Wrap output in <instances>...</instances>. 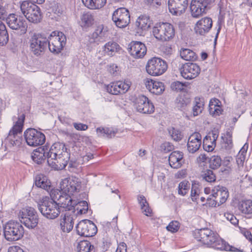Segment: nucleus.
I'll return each mask as SVG.
<instances>
[{
	"instance_id": "f257e3e1",
	"label": "nucleus",
	"mask_w": 252,
	"mask_h": 252,
	"mask_svg": "<svg viewBox=\"0 0 252 252\" xmlns=\"http://www.w3.org/2000/svg\"><path fill=\"white\" fill-rule=\"evenodd\" d=\"M193 236L197 241L208 248L225 251L243 252V250L229 245L227 242L221 239L217 233L208 228L195 230L193 232Z\"/></svg>"
},
{
	"instance_id": "f03ea898",
	"label": "nucleus",
	"mask_w": 252,
	"mask_h": 252,
	"mask_svg": "<svg viewBox=\"0 0 252 252\" xmlns=\"http://www.w3.org/2000/svg\"><path fill=\"white\" fill-rule=\"evenodd\" d=\"M37 206L42 215L48 219L57 218L61 213L59 204L50 197H43L39 201Z\"/></svg>"
},
{
	"instance_id": "7ed1b4c3",
	"label": "nucleus",
	"mask_w": 252,
	"mask_h": 252,
	"mask_svg": "<svg viewBox=\"0 0 252 252\" xmlns=\"http://www.w3.org/2000/svg\"><path fill=\"white\" fill-rule=\"evenodd\" d=\"M22 14L29 22L37 24L41 22L43 15L40 8L35 4L24 0L20 4Z\"/></svg>"
},
{
	"instance_id": "20e7f679",
	"label": "nucleus",
	"mask_w": 252,
	"mask_h": 252,
	"mask_svg": "<svg viewBox=\"0 0 252 252\" xmlns=\"http://www.w3.org/2000/svg\"><path fill=\"white\" fill-rule=\"evenodd\" d=\"M24 234V227L18 221L9 220L3 226V235L7 241L19 240L22 238Z\"/></svg>"
},
{
	"instance_id": "39448f33",
	"label": "nucleus",
	"mask_w": 252,
	"mask_h": 252,
	"mask_svg": "<svg viewBox=\"0 0 252 252\" xmlns=\"http://www.w3.org/2000/svg\"><path fill=\"white\" fill-rule=\"evenodd\" d=\"M154 36L158 40L167 41L172 39L175 36L174 26L167 22L157 23L153 29Z\"/></svg>"
},
{
	"instance_id": "423d86ee",
	"label": "nucleus",
	"mask_w": 252,
	"mask_h": 252,
	"mask_svg": "<svg viewBox=\"0 0 252 252\" xmlns=\"http://www.w3.org/2000/svg\"><path fill=\"white\" fill-rule=\"evenodd\" d=\"M19 218L20 223H23L26 227L29 229L35 228L39 221V218L36 211L32 207L23 208L20 211Z\"/></svg>"
},
{
	"instance_id": "0eeeda50",
	"label": "nucleus",
	"mask_w": 252,
	"mask_h": 252,
	"mask_svg": "<svg viewBox=\"0 0 252 252\" xmlns=\"http://www.w3.org/2000/svg\"><path fill=\"white\" fill-rule=\"evenodd\" d=\"M30 49L31 53L36 57L43 55L48 43V39L41 34L34 33L30 39Z\"/></svg>"
},
{
	"instance_id": "6e6552de",
	"label": "nucleus",
	"mask_w": 252,
	"mask_h": 252,
	"mask_svg": "<svg viewBox=\"0 0 252 252\" xmlns=\"http://www.w3.org/2000/svg\"><path fill=\"white\" fill-rule=\"evenodd\" d=\"M168 67L166 61L160 58L154 57L149 60L146 65L147 73L154 76L163 74Z\"/></svg>"
},
{
	"instance_id": "1a4fd4ad",
	"label": "nucleus",
	"mask_w": 252,
	"mask_h": 252,
	"mask_svg": "<svg viewBox=\"0 0 252 252\" xmlns=\"http://www.w3.org/2000/svg\"><path fill=\"white\" fill-rule=\"evenodd\" d=\"M24 136L27 144L31 147H37L45 142L44 134L34 128H29L24 132Z\"/></svg>"
},
{
	"instance_id": "9d476101",
	"label": "nucleus",
	"mask_w": 252,
	"mask_h": 252,
	"mask_svg": "<svg viewBox=\"0 0 252 252\" xmlns=\"http://www.w3.org/2000/svg\"><path fill=\"white\" fill-rule=\"evenodd\" d=\"M8 26L12 30L17 31L18 33L22 35L26 33L28 25L23 16L16 14H9L6 20Z\"/></svg>"
},
{
	"instance_id": "9b49d317",
	"label": "nucleus",
	"mask_w": 252,
	"mask_h": 252,
	"mask_svg": "<svg viewBox=\"0 0 252 252\" xmlns=\"http://www.w3.org/2000/svg\"><path fill=\"white\" fill-rule=\"evenodd\" d=\"M215 0H192L190 4V10L192 16L198 18L210 8V6Z\"/></svg>"
},
{
	"instance_id": "f8f14e48",
	"label": "nucleus",
	"mask_w": 252,
	"mask_h": 252,
	"mask_svg": "<svg viewBox=\"0 0 252 252\" xmlns=\"http://www.w3.org/2000/svg\"><path fill=\"white\" fill-rule=\"evenodd\" d=\"M81 188L80 180L74 176L65 178L60 183L61 191L63 193L73 195L75 192H78Z\"/></svg>"
},
{
	"instance_id": "ddd939ff",
	"label": "nucleus",
	"mask_w": 252,
	"mask_h": 252,
	"mask_svg": "<svg viewBox=\"0 0 252 252\" xmlns=\"http://www.w3.org/2000/svg\"><path fill=\"white\" fill-rule=\"evenodd\" d=\"M77 233L81 236L90 237L94 236L97 228L96 225L89 220H83L79 221L76 226Z\"/></svg>"
},
{
	"instance_id": "4468645a",
	"label": "nucleus",
	"mask_w": 252,
	"mask_h": 252,
	"mask_svg": "<svg viewBox=\"0 0 252 252\" xmlns=\"http://www.w3.org/2000/svg\"><path fill=\"white\" fill-rule=\"evenodd\" d=\"M137 111L143 114H152L155 111V106L151 101L144 95H139L134 101Z\"/></svg>"
},
{
	"instance_id": "2eb2a0df",
	"label": "nucleus",
	"mask_w": 252,
	"mask_h": 252,
	"mask_svg": "<svg viewBox=\"0 0 252 252\" xmlns=\"http://www.w3.org/2000/svg\"><path fill=\"white\" fill-rule=\"evenodd\" d=\"M112 20L118 28H124L126 27L130 20L128 10L124 7L116 9L113 14Z\"/></svg>"
},
{
	"instance_id": "dca6fc26",
	"label": "nucleus",
	"mask_w": 252,
	"mask_h": 252,
	"mask_svg": "<svg viewBox=\"0 0 252 252\" xmlns=\"http://www.w3.org/2000/svg\"><path fill=\"white\" fill-rule=\"evenodd\" d=\"M181 76L187 80L196 78L200 72V68L196 63H187L180 67Z\"/></svg>"
},
{
	"instance_id": "f3484780",
	"label": "nucleus",
	"mask_w": 252,
	"mask_h": 252,
	"mask_svg": "<svg viewBox=\"0 0 252 252\" xmlns=\"http://www.w3.org/2000/svg\"><path fill=\"white\" fill-rule=\"evenodd\" d=\"M69 159L70 153L64 152L63 155L48 158L47 163L55 170H61L66 167Z\"/></svg>"
},
{
	"instance_id": "a211bd4d",
	"label": "nucleus",
	"mask_w": 252,
	"mask_h": 252,
	"mask_svg": "<svg viewBox=\"0 0 252 252\" xmlns=\"http://www.w3.org/2000/svg\"><path fill=\"white\" fill-rule=\"evenodd\" d=\"M188 0H168L169 12L173 15L179 16L185 13L188 6Z\"/></svg>"
},
{
	"instance_id": "6ab92c4d",
	"label": "nucleus",
	"mask_w": 252,
	"mask_h": 252,
	"mask_svg": "<svg viewBox=\"0 0 252 252\" xmlns=\"http://www.w3.org/2000/svg\"><path fill=\"white\" fill-rule=\"evenodd\" d=\"M127 49L130 55L137 59L143 58L147 53L146 46L141 41H132Z\"/></svg>"
},
{
	"instance_id": "aec40b11",
	"label": "nucleus",
	"mask_w": 252,
	"mask_h": 252,
	"mask_svg": "<svg viewBox=\"0 0 252 252\" xmlns=\"http://www.w3.org/2000/svg\"><path fill=\"white\" fill-rule=\"evenodd\" d=\"M212 26V19L210 17H205L196 22L194 30L197 34L205 36L206 34L210 32Z\"/></svg>"
},
{
	"instance_id": "412c9836",
	"label": "nucleus",
	"mask_w": 252,
	"mask_h": 252,
	"mask_svg": "<svg viewBox=\"0 0 252 252\" xmlns=\"http://www.w3.org/2000/svg\"><path fill=\"white\" fill-rule=\"evenodd\" d=\"M60 194L58 198L59 202L57 203L59 205H61L60 207L64 208L65 211L74 210V205L77 204L75 200L71 198V195L67 193L65 194L61 191H60Z\"/></svg>"
},
{
	"instance_id": "4be33fe9",
	"label": "nucleus",
	"mask_w": 252,
	"mask_h": 252,
	"mask_svg": "<svg viewBox=\"0 0 252 252\" xmlns=\"http://www.w3.org/2000/svg\"><path fill=\"white\" fill-rule=\"evenodd\" d=\"M33 185L38 188H41L47 191L52 189V186L48 177L44 174L39 173L34 177Z\"/></svg>"
},
{
	"instance_id": "5701e85b",
	"label": "nucleus",
	"mask_w": 252,
	"mask_h": 252,
	"mask_svg": "<svg viewBox=\"0 0 252 252\" xmlns=\"http://www.w3.org/2000/svg\"><path fill=\"white\" fill-rule=\"evenodd\" d=\"M145 83L147 89L153 94L160 95L165 90L164 84L161 82L147 78Z\"/></svg>"
},
{
	"instance_id": "b1692460",
	"label": "nucleus",
	"mask_w": 252,
	"mask_h": 252,
	"mask_svg": "<svg viewBox=\"0 0 252 252\" xmlns=\"http://www.w3.org/2000/svg\"><path fill=\"white\" fill-rule=\"evenodd\" d=\"M49 41L57 45L62 50L66 45V38L65 34L61 32L55 31L51 32L48 38Z\"/></svg>"
},
{
	"instance_id": "393cba45",
	"label": "nucleus",
	"mask_w": 252,
	"mask_h": 252,
	"mask_svg": "<svg viewBox=\"0 0 252 252\" xmlns=\"http://www.w3.org/2000/svg\"><path fill=\"white\" fill-rule=\"evenodd\" d=\"M48 150V146L47 145L34 150L31 156L32 160L37 164H42L47 159L46 155Z\"/></svg>"
},
{
	"instance_id": "a878e982",
	"label": "nucleus",
	"mask_w": 252,
	"mask_h": 252,
	"mask_svg": "<svg viewBox=\"0 0 252 252\" xmlns=\"http://www.w3.org/2000/svg\"><path fill=\"white\" fill-rule=\"evenodd\" d=\"M211 196L218 199L220 204L221 205L225 202L228 196L229 193L226 188L218 186L215 187L212 190Z\"/></svg>"
},
{
	"instance_id": "bb28decb",
	"label": "nucleus",
	"mask_w": 252,
	"mask_h": 252,
	"mask_svg": "<svg viewBox=\"0 0 252 252\" xmlns=\"http://www.w3.org/2000/svg\"><path fill=\"white\" fill-rule=\"evenodd\" d=\"M64 152H67V148L63 143L56 142L54 143L50 148L48 146L47 155H46L47 159L50 158L56 157V156L63 155Z\"/></svg>"
},
{
	"instance_id": "cd10ccee",
	"label": "nucleus",
	"mask_w": 252,
	"mask_h": 252,
	"mask_svg": "<svg viewBox=\"0 0 252 252\" xmlns=\"http://www.w3.org/2000/svg\"><path fill=\"white\" fill-rule=\"evenodd\" d=\"M74 221L73 216L69 213L64 214L63 217L61 219L60 227L63 232L69 233L73 227Z\"/></svg>"
},
{
	"instance_id": "c85d7f7f",
	"label": "nucleus",
	"mask_w": 252,
	"mask_h": 252,
	"mask_svg": "<svg viewBox=\"0 0 252 252\" xmlns=\"http://www.w3.org/2000/svg\"><path fill=\"white\" fill-rule=\"evenodd\" d=\"M184 154L183 152L179 151L172 152L169 156V163L173 168L178 169L182 165V159Z\"/></svg>"
},
{
	"instance_id": "c756f323",
	"label": "nucleus",
	"mask_w": 252,
	"mask_h": 252,
	"mask_svg": "<svg viewBox=\"0 0 252 252\" xmlns=\"http://www.w3.org/2000/svg\"><path fill=\"white\" fill-rule=\"evenodd\" d=\"M191 103V98L187 95L178 96L175 100L176 107L181 111L187 110Z\"/></svg>"
},
{
	"instance_id": "7c9ffc66",
	"label": "nucleus",
	"mask_w": 252,
	"mask_h": 252,
	"mask_svg": "<svg viewBox=\"0 0 252 252\" xmlns=\"http://www.w3.org/2000/svg\"><path fill=\"white\" fill-rule=\"evenodd\" d=\"M137 200L141 206V209L144 214L148 217L152 216L153 211L150 207L146 197L143 195L139 194L137 196Z\"/></svg>"
},
{
	"instance_id": "2f4dec72",
	"label": "nucleus",
	"mask_w": 252,
	"mask_h": 252,
	"mask_svg": "<svg viewBox=\"0 0 252 252\" xmlns=\"http://www.w3.org/2000/svg\"><path fill=\"white\" fill-rule=\"evenodd\" d=\"M25 119V115L22 114L18 117V121L15 123L12 128L9 130V135H15L16 134H21L24 126V123Z\"/></svg>"
},
{
	"instance_id": "473e14b6",
	"label": "nucleus",
	"mask_w": 252,
	"mask_h": 252,
	"mask_svg": "<svg viewBox=\"0 0 252 252\" xmlns=\"http://www.w3.org/2000/svg\"><path fill=\"white\" fill-rule=\"evenodd\" d=\"M151 21L149 16L141 15L138 17L135 22V26L138 30L145 31L151 27Z\"/></svg>"
},
{
	"instance_id": "72a5a7b5",
	"label": "nucleus",
	"mask_w": 252,
	"mask_h": 252,
	"mask_svg": "<svg viewBox=\"0 0 252 252\" xmlns=\"http://www.w3.org/2000/svg\"><path fill=\"white\" fill-rule=\"evenodd\" d=\"M181 57L188 61H195L198 59L196 54L192 50L188 48H182L180 52Z\"/></svg>"
},
{
	"instance_id": "f704fd0d",
	"label": "nucleus",
	"mask_w": 252,
	"mask_h": 252,
	"mask_svg": "<svg viewBox=\"0 0 252 252\" xmlns=\"http://www.w3.org/2000/svg\"><path fill=\"white\" fill-rule=\"evenodd\" d=\"M94 24V16L90 13H84L81 17L80 26L83 29H87Z\"/></svg>"
},
{
	"instance_id": "c9c22d12",
	"label": "nucleus",
	"mask_w": 252,
	"mask_h": 252,
	"mask_svg": "<svg viewBox=\"0 0 252 252\" xmlns=\"http://www.w3.org/2000/svg\"><path fill=\"white\" fill-rule=\"evenodd\" d=\"M238 207L239 210L245 214H252V200H242L239 202Z\"/></svg>"
},
{
	"instance_id": "e433bc0d",
	"label": "nucleus",
	"mask_w": 252,
	"mask_h": 252,
	"mask_svg": "<svg viewBox=\"0 0 252 252\" xmlns=\"http://www.w3.org/2000/svg\"><path fill=\"white\" fill-rule=\"evenodd\" d=\"M103 51L108 55L113 56L120 49V45L116 42L109 41L104 46Z\"/></svg>"
},
{
	"instance_id": "4c0bfd02",
	"label": "nucleus",
	"mask_w": 252,
	"mask_h": 252,
	"mask_svg": "<svg viewBox=\"0 0 252 252\" xmlns=\"http://www.w3.org/2000/svg\"><path fill=\"white\" fill-rule=\"evenodd\" d=\"M204 109V102L198 97H195L193 101L192 108V114L194 117L198 116L202 113Z\"/></svg>"
},
{
	"instance_id": "58836bf2",
	"label": "nucleus",
	"mask_w": 252,
	"mask_h": 252,
	"mask_svg": "<svg viewBox=\"0 0 252 252\" xmlns=\"http://www.w3.org/2000/svg\"><path fill=\"white\" fill-rule=\"evenodd\" d=\"M103 25L98 26L90 35L88 36V41L90 44L94 43L99 41V38L104 36Z\"/></svg>"
},
{
	"instance_id": "ea45409f",
	"label": "nucleus",
	"mask_w": 252,
	"mask_h": 252,
	"mask_svg": "<svg viewBox=\"0 0 252 252\" xmlns=\"http://www.w3.org/2000/svg\"><path fill=\"white\" fill-rule=\"evenodd\" d=\"M233 128L230 127L226 131V133L224 135L221 136V138L223 140L224 143V148L226 150H230L233 147L232 143V133H233Z\"/></svg>"
},
{
	"instance_id": "a19ab883",
	"label": "nucleus",
	"mask_w": 252,
	"mask_h": 252,
	"mask_svg": "<svg viewBox=\"0 0 252 252\" xmlns=\"http://www.w3.org/2000/svg\"><path fill=\"white\" fill-rule=\"evenodd\" d=\"M76 203L74 205V210H72V213H74L75 210L78 211V214L82 215L86 214L88 210V204L86 201L82 200L77 201L75 200Z\"/></svg>"
},
{
	"instance_id": "79ce46f5",
	"label": "nucleus",
	"mask_w": 252,
	"mask_h": 252,
	"mask_svg": "<svg viewBox=\"0 0 252 252\" xmlns=\"http://www.w3.org/2000/svg\"><path fill=\"white\" fill-rule=\"evenodd\" d=\"M79 252H94V245L87 240L81 241L78 245Z\"/></svg>"
},
{
	"instance_id": "37998d69",
	"label": "nucleus",
	"mask_w": 252,
	"mask_h": 252,
	"mask_svg": "<svg viewBox=\"0 0 252 252\" xmlns=\"http://www.w3.org/2000/svg\"><path fill=\"white\" fill-rule=\"evenodd\" d=\"M9 41V35L5 25L2 23H0V46H4Z\"/></svg>"
},
{
	"instance_id": "c03bdc74",
	"label": "nucleus",
	"mask_w": 252,
	"mask_h": 252,
	"mask_svg": "<svg viewBox=\"0 0 252 252\" xmlns=\"http://www.w3.org/2000/svg\"><path fill=\"white\" fill-rule=\"evenodd\" d=\"M222 160L220 156H213L209 158V167L213 170L219 168L221 164Z\"/></svg>"
},
{
	"instance_id": "a18cd8bd",
	"label": "nucleus",
	"mask_w": 252,
	"mask_h": 252,
	"mask_svg": "<svg viewBox=\"0 0 252 252\" xmlns=\"http://www.w3.org/2000/svg\"><path fill=\"white\" fill-rule=\"evenodd\" d=\"M190 188V184L189 181L184 180L180 182L178 186V194L182 196L185 195Z\"/></svg>"
},
{
	"instance_id": "49530a36",
	"label": "nucleus",
	"mask_w": 252,
	"mask_h": 252,
	"mask_svg": "<svg viewBox=\"0 0 252 252\" xmlns=\"http://www.w3.org/2000/svg\"><path fill=\"white\" fill-rule=\"evenodd\" d=\"M203 179L205 181L213 183L216 181V176L214 172L211 169L206 170L202 175Z\"/></svg>"
},
{
	"instance_id": "de8ad7c7",
	"label": "nucleus",
	"mask_w": 252,
	"mask_h": 252,
	"mask_svg": "<svg viewBox=\"0 0 252 252\" xmlns=\"http://www.w3.org/2000/svg\"><path fill=\"white\" fill-rule=\"evenodd\" d=\"M199 185L198 182L193 181L192 184L190 196L192 201H195L199 194L200 189H199Z\"/></svg>"
},
{
	"instance_id": "09e8293b",
	"label": "nucleus",
	"mask_w": 252,
	"mask_h": 252,
	"mask_svg": "<svg viewBox=\"0 0 252 252\" xmlns=\"http://www.w3.org/2000/svg\"><path fill=\"white\" fill-rule=\"evenodd\" d=\"M117 85H118V90L121 92L120 94H123L126 93L129 90L131 82L129 81H117L116 82Z\"/></svg>"
},
{
	"instance_id": "8fccbe9b",
	"label": "nucleus",
	"mask_w": 252,
	"mask_h": 252,
	"mask_svg": "<svg viewBox=\"0 0 252 252\" xmlns=\"http://www.w3.org/2000/svg\"><path fill=\"white\" fill-rule=\"evenodd\" d=\"M168 132L171 137L174 141H180L183 137L181 132L174 127H171V128L168 129Z\"/></svg>"
},
{
	"instance_id": "3c124183",
	"label": "nucleus",
	"mask_w": 252,
	"mask_h": 252,
	"mask_svg": "<svg viewBox=\"0 0 252 252\" xmlns=\"http://www.w3.org/2000/svg\"><path fill=\"white\" fill-rule=\"evenodd\" d=\"M188 83L181 82L180 81H174L171 84V89L176 92H181L183 91L185 87H187Z\"/></svg>"
},
{
	"instance_id": "603ef678",
	"label": "nucleus",
	"mask_w": 252,
	"mask_h": 252,
	"mask_svg": "<svg viewBox=\"0 0 252 252\" xmlns=\"http://www.w3.org/2000/svg\"><path fill=\"white\" fill-rule=\"evenodd\" d=\"M9 132L8 133V135L6 138V139L9 141V143L12 145L14 146H19L21 143V140L22 139L18 136V134H16L15 135H9Z\"/></svg>"
},
{
	"instance_id": "864d4df0",
	"label": "nucleus",
	"mask_w": 252,
	"mask_h": 252,
	"mask_svg": "<svg viewBox=\"0 0 252 252\" xmlns=\"http://www.w3.org/2000/svg\"><path fill=\"white\" fill-rule=\"evenodd\" d=\"M201 145V142L196 141L193 142L188 141L187 144L188 150L189 153L193 154L199 150Z\"/></svg>"
},
{
	"instance_id": "5fc2aeb1",
	"label": "nucleus",
	"mask_w": 252,
	"mask_h": 252,
	"mask_svg": "<svg viewBox=\"0 0 252 252\" xmlns=\"http://www.w3.org/2000/svg\"><path fill=\"white\" fill-rule=\"evenodd\" d=\"M211 136L207 135L205 137L203 142V149L207 152H212L214 150V146L209 143V140H212Z\"/></svg>"
},
{
	"instance_id": "6e6d98bb",
	"label": "nucleus",
	"mask_w": 252,
	"mask_h": 252,
	"mask_svg": "<svg viewBox=\"0 0 252 252\" xmlns=\"http://www.w3.org/2000/svg\"><path fill=\"white\" fill-rule=\"evenodd\" d=\"M118 86L116 82H112L107 86V91L112 94L118 95L121 93L118 90Z\"/></svg>"
},
{
	"instance_id": "4d7b16f0",
	"label": "nucleus",
	"mask_w": 252,
	"mask_h": 252,
	"mask_svg": "<svg viewBox=\"0 0 252 252\" xmlns=\"http://www.w3.org/2000/svg\"><path fill=\"white\" fill-rule=\"evenodd\" d=\"M161 151L164 153H167L174 149V146L169 142H164L160 146Z\"/></svg>"
},
{
	"instance_id": "13d9d810",
	"label": "nucleus",
	"mask_w": 252,
	"mask_h": 252,
	"mask_svg": "<svg viewBox=\"0 0 252 252\" xmlns=\"http://www.w3.org/2000/svg\"><path fill=\"white\" fill-rule=\"evenodd\" d=\"M180 228V223L178 221H172L166 226V229L172 233L177 232Z\"/></svg>"
},
{
	"instance_id": "bf43d9fd",
	"label": "nucleus",
	"mask_w": 252,
	"mask_h": 252,
	"mask_svg": "<svg viewBox=\"0 0 252 252\" xmlns=\"http://www.w3.org/2000/svg\"><path fill=\"white\" fill-rule=\"evenodd\" d=\"M219 105H221V102L219 99L214 98L210 100L209 105V111L211 115L213 114L214 109L217 108Z\"/></svg>"
},
{
	"instance_id": "052dcab7",
	"label": "nucleus",
	"mask_w": 252,
	"mask_h": 252,
	"mask_svg": "<svg viewBox=\"0 0 252 252\" xmlns=\"http://www.w3.org/2000/svg\"><path fill=\"white\" fill-rule=\"evenodd\" d=\"M47 46L48 47L49 51L54 55H58L63 50L59 46L55 45L54 44H53L49 40Z\"/></svg>"
},
{
	"instance_id": "680f3d73",
	"label": "nucleus",
	"mask_w": 252,
	"mask_h": 252,
	"mask_svg": "<svg viewBox=\"0 0 252 252\" xmlns=\"http://www.w3.org/2000/svg\"><path fill=\"white\" fill-rule=\"evenodd\" d=\"M52 11L56 14L60 16L63 13V10L61 5L58 3L55 2L52 6Z\"/></svg>"
},
{
	"instance_id": "e2e57ef3",
	"label": "nucleus",
	"mask_w": 252,
	"mask_h": 252,
	"mask_svg": "<svg viewBox=\"0 0 252 252\" xmlns=\"http://www.w3.org/2000/svg\"><path fill=\"white\" fill-rule=\"evenodd\" d=\"M201 135L200 133L195 132L192 133L189 138L188 141L190 142H201Z\"/></svg>"
},
{
	"instance_id": "0e129e2a",
	"label": "nucleus",
	"mask_w": 252,
	"mask_h": 252,
	"mask_svg": "<svg viewBox=\"0 0 252 252\" xmlns=\"http://www.w3.org/2000/svg\"><path fill=\"white\" fill-rule=\"evenodd\" d=\"M206 201V204L211 207H217L220 205L219 203L218 199L215 198L212 199L211 197H208L207 198Z\"/></svg>"
},
{
	"instance_id": "69168bd1",
	"label": "nucleus",
	"mask_w": 252,
	"mask_h": 252,
	"mask_svg": "<svg viewBox=\"0 0 252 252\" xmlns=\"http://www.w3.org/2000/svg\"><path fill=\"white\" fill-rule=\"evenodd\" d=\"M227 220H229L230 222L235 226L238 224L239 220L236 218L232 214L230 213H227L224 215Z\"/></svg>"
},
{
	"instance_id": "338daca9",
	"label": "nucleus",
	"mask_w": 252,
	"mask_h": 252,
	"mask_svg": "<svg viewBox=\"0 0 252 252\" xmlns=\"http://www.w3.org/2000/svg\"><path fill=\"white\" fill-rule=\"evenodd\" d=\"M95 0H82L84 5L90 9H96Z\"/></svg>"
},
{
	"instance_id": "774afa93",
	"label": "nucleus",
	"mask_w": 252,
	"mask_h": 252,
	"mask_svg": "<svg viewBox=\"0 0 252 252\" xmlns=\"http://www.w3.org/2000/svg\"><path fill=\"white\" fill-rule=\"evenodd\" d=\"M112 243L111 242V240L108 238H103L102 241V244L101 246V248L102 249V251L106 252L109 248Z\"/></svg>"
}]
</instances>
